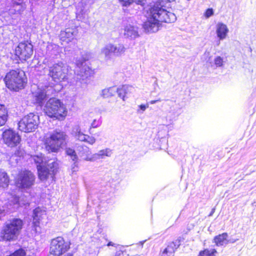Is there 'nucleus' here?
<instances>
[{
  "instance_id": "nucleus-6",
  "label": "nucleus",
  "mask_w": 256,
  "mask_h": 256,
  "mask_svg": "<svg viewBox=\"0 0 256 256\" xmlns=\"http://www.w3.org/2000/svg\"><path fill=\"white\" fill-rule=\"evenodd\" d=\"M126 48L122 44L108 43L101 48L100 54L106 62L111 60L114 56L120 57L124 54Z\"/></svg>"
},
{
  "instance_id": "nucleus-43",
  "label": "nucleus",
  "mask_w": 256,
  "mask_h": 256,
  "mask_svg": "<svg viewBox=\"0 0 256 256\" xmlns=\"http://www.w3.org/2000/svg\"><path fill=\"white\" fill-rule=\"evenodd\" d=\"M161 100L160 99L157 100H152L150 102V104H156L157 102H160Z\"/></svg>"
},
{
  "instance_id": "nucleus-28",
  "label": "nucleus",
  "mask_w": 256,
  "mask_h": 256,
  "mask_svg": "<svg viewBox=\"0 0 256 256\" xmlns=\"http://www.w3.org/2000/svg\"><path fill=\"white\" fill-rule=\"evenodd\" d=\"M8 118V110L4 105L0 104V126H4Z\"/></svg>"
},
{
  "instance_id": "nucleus-12",
  "label": "nucleus",
  "mask_w": 256,
  "mask_h": 256,
  "mask_svg": "<svg viewBox=\"0 0 256 256\" xmlns=\"http://www.w3.org/2000/svg\"><path fill=\"white\" fill-rule=\"evenodd\" d=\"M58 164L56 162L52 160H48V164L46 166L40 167L38 169V178L42 181H44L49 178L54 180L56 174Z\"/></svg>"
},
{
  "instance_id": "nucleus-33",
  "label": "nucleus",
  "mask_w": 256,
  "mask_h": 256,
  "mask_svg": "<svg viewBox=\"0 0 256 256\" xmlns=\"http://www.w3.org/2000/svg\"><path fill=\"white\" fill-rule=\"evenodd\" d=\"M217 251L214 248H206L200 252L198 256H216Z\"/></svg>"
},
{
  "instance_id": "nucleus-45",
  "label": "nucleus",
  "mask_w": 256,
  "mask_h": 256,
  "mask_svg": "<svg viewBox=\"0 0 256 256\" xmlns=\"http://www.w3.org/2000/svg\"><path fill=\"white\" fill-rule=\"evenodd\" d=\"M4 215V210L0 208V218Z\"/></svg>"
},
{
  "instance_id": "nucleus-26",
  "label": "nucleus",
  "mask_w": 256,
  "mask_h": 256,
  "mask_svg": "<svg viewBox=\"0 0 256 256\" xmlns=\"http://www.w3.org/2000/svg\"><path fill=\"white\" fill-rule=\"evenodd\" d=\"M132 90H133V88L132 86L125 85L118 88L116 92L118 96L124 100L126 95Z\"/></svg>"
},
{
  "instance_id": "nucleus-18",
  "label": "nucleus",
  "mask_w": 256,
  "mask_h": 256,
  "mask_svg": "<svg viewBox=\"0 0 256 256\" xmlns=\"http://www.w3.org/2000/svg\"><path fill=\"white\" fill-rule=\"evenodd\" d=\"M229 32L227 26L222 22H218L216 25V34L220 40H224Z\"/></svg>"
},
{
  "instance_id": "nucleus-30",
  "label": "nucleus",
  "mask_w": 256,
  "mask_h": 256,
  "mask_svg": "<svg viewBox=\"0 0 256 256\" xmlns=\"http://www.w3.org/2000/svg\"><path fill=\"white\" fill-rule=\"evenodd\" d=\"M72 134L76 139L81 142L85 140L86 134L82 132L81 129L79 126H76L72 130Z\"/></svg>"
},
{
  "instance_id": "nucleus-16",
  "label": "nucleus",
  "mask_w": 256,
  "mask_h": 256,
  "mask_svg": "<svg viewBox=\"0 0 256 256\" xmlns=\"http://www.w3.org/2000/svg\"><path fill=\"white\" fill-rule=\"evenodd\" d=\"M124 36L130 39H135L139 36L138 27L134 24H128L124 27Z\"/></svg>"
},
{
  "instance_id": "nucleus-17",
  "label": "nucleus",
  "mask_w": 256,
  "mask_h": 256,
  "mask_svg": "<svg viewBox=\"0 0 256 256\" xmlns=\"http://www.w3.org/2000/svg\"><path fill=\"white\" fill-rule=\"evenodd\" d=\"M180 244V240H178L170 242L163 250L161 256H173L176 250L179 247Z\"/></svg>"
},
{
  "instance_id": "nucleus-25",
  "label": "nucleus",
  "mask_w": 256,
  "mask_h": 256,
  "mask_svg": "<svg viewBox=\"0 0 256 256\" xmlns=\"http://www.w3.org/2000/svg\"><path fill=\"white\" fill-rule=\"evenodd\" d=\"M228 234L226 232H224L221 234L216 236L214 238V242L216 246H222L228 243Z\"/></svg>"
},
{
  "instance_id": "nucleus-2",
  "label": "nucleus",
  "mask_w": 256,
  "mask_h": 256,
  "mask_svg": "<svg viewBox=\"0 0 256 256\" xmlns=\"http://www.w3.org/2000/svg\"><path fill=\"white\" fill-rule=\"evenodd\" d=\"M66 135L63 132L55 130L46 134L44 143L46 150L50 152H58L66 144Z\"/></svg>"
},
{
  "instance_id": "nucleus-40",
  "label": "nucleus",
  "mask_w": 256,
  "mask_h": 256,
  "mask_svg": "<svg viewBox=\"0 0 256 256\" xmlns=\"http://www.w3.org/2000/svg\"><path fill=\"white\" fill-rule=\"evenodd\" d=\"M120 2L123 6H129L133 2V0H119Z\"/></svg>"
},
{
  "instance_id": "nucleus-48",
  "label": "nucleus",
  "mask_w": 256,
  "mask_h": 256,
  "mask_svg": "<svg viewBox=\"0 0 256 256\" xmlns=\"http://www.w3.org/2000/svg\"><path fill=\"white\" fill-rule=\"evenodd\" d=\"M115 246V244H114L113 242H109L108 244V246Z\"/></svg>"
},
{
  "instance_id": "nucleus-10",
  "label": "nucleus",
  "mask_w": 256,
  "mask_h": 256,
  "mask_svg": "<svg viewBox=\"0 0 256 256\" xmlns=\"http://www.w3.org/2000/svg\"><path fill=\"white\" fill-rule=\"evenodd\" d=\"M34 175L30 171L24 170L20 172L15 178V183L17 187L22 188H30L34 184Z\"/></svg>"
},
{
  "instance_id": "nucleus-14",
  "label": "nucleus",
  "mask_w": 256,
  "mask_h": 256,
  "mask_svg": "<svg viewBox=\"0 0 256 256\" xmlns=\"http://www.w3.org/2000/svg\"><path fill=\"white\" fill-rule=\"evenodd\" d=\"M70 248L69 244L66 242L64 238L58 236L52 240L50 250L52 252L60 256Z\"/></svg>"
},
{
  "instance_id": "nucleus-47",
  "label": "nucleus",
  "mask_w": 256,
  "mask_h": 256,
  "mask_svg": "<svg viewBox=\"0 0 256 256\" xmlns=\"http://www.w3.org/2000/svg\"><path fill=\"white\" fill-rule=\"evenodd\" d=\"M48 256H59L58 254H53L52 252V251L50 250V254L48 255Z\"/></svg>"
},
{
  "instance_id": "nucleus-21",
  "label": "nucleus",
  "mask_w": 256,
  "mask_h": 256,
  "mask_svg": "<svg viewBox=\"0 0 256 256\" xmlns=\"http://www.w3.org/2000/svg\"><path fill=\"white\" fill-rule=\"evenodd\" d=\"M46 210L40 207L36 208L33 212V224L35 226H38L40 221L46 215Z\"/></svg>"
},
{
  "instance_id": "nucleus-8",
  "label": "nucleus",
  "mask_w": 256,
  "mask_h": 256,
  "mask_svg": "<svg viewBox=\"0 0 256 256\" xmlns=\"http://www.w3.org/2000/svg\"><path fill=\"white\" fill-rule=\"evenodd\" d=\"M40 123L39 116L36 114L30 112L24 116L18 123L20 130L24 132L34 131Z\"/></svg>"
},
{
  "instance_id": "nucleus-35",
  "label": "nucleus",
  "mask_w": 256,
  "mask_h": 256,
  "mask_svg": "<svg viewBox=\"0 0 256 256\" xmlns=\"http://www.w3.org/2000/svg\"><path fill=\"white\" fill-rule=\"evenodd\" d=\"M66 152V154L70 156L71 159L73 161H76L77 160L78 156L74 150L71 148H67Z\"/></svg>"
},
{
  "instance_id": "nucleus-1",
  "label": "nucleus",
  "mask_w": 256,
  "mask_h": 256,
  "mask_svg": "<svg viewBox=\"0 0 256 256\" xmlns=\"http://www.w3.org/2000/svg\"><path fill=\"white\" fill-rule=\"evenodd\" d=\"M175 0H158V4L150 6L146 10L147 20L144 22L142 27L148 33L157 32L162 26V24L174 22L176 17L174 14L164 9L163 7L167 2Z\"/></svg>"
},
{
  "instance_id": "nucleus-24",
  "label": "nucleus",
  "mask_w": 256,
  "mask_h": 256,
  "mask_svg": "<svg viewBox=\"0 0 256 256\" xmlns=\"http://www.w3.org/2000/svg\"><path fill=\"white\" fill-rule=\"evenodd\" d=\"M48 54L52 58H56L62 52V48L55 44H50L48 46Z\"/></svg>"
},
{
  "instance_id": "nucleus-42",
  "label": "nucleus",
  "mask_w": 256,
  "mask_h": 256,
  "mask_svg": "<svg viewBox=\"0 0 256 256\" xmlns=\"http://www.w3.org/2000/svg\"><path fill=\"white\" fill-rule=\"evenodd\" d=\"M145 0H133V2H135L138 4L142 5L144 3Z\"/></svg>"
},
{
  "instance_id": "nucleus-11",
  "label": "nucleus",
  "mask_w": 256,
  "mask_h": 256,
  "mask_svg": "<svg viewBox=\"0 0 256 256\" xmlns=\"http://www.w3.org/2000/svg\"><path fill=\"white\" fill-rule=\"evenodd\" d=\"M86 56L83 57L84 61L78 60L76 65L75 74L80 76V79L84 80L85 78L92 76L94 73V70L92 69L87 64L86 61L88 60L91 58V54L90 53H86Z\"/></svg>"
},
{
  "instance_id": "nucleus-5",
  "label": "nucleus",
  "mask_w": 256,
  "mask_h": 256,
  "mask_svg": "<svg viewBox=\"0 0 256 256\" xmlns=\"http://www.w3.org/2000/svg\"><path fill=\"white\" fill-rule=\"evenodd\" d=\"M22 226L23 222L20 218H14L6 222L2 232L4 239L10 241L16 238Z\"/></svg>"
},
{
  "instance_id": "nucleus-51",
  "label": "nucleus",
  "mask_w": 256,
  "mask_h": 256,
  "mask_svg": "<svg viewBox=\"0 0 256 256\" xmlns=\"http://www.w3.org/2000/svg\"><path fill=\"white\" fill-rule=\"evenodd\" d=\"M255 206H256V204H255Z\"/></svg>"
},
{
  "instance_id": "nucleus-34",
  "label": "nucleus",
  "mask_w": 256,
  "mask_h": 256,
  "mask_svg": "<svg viewBox=\"0 0 256 256\" xmlns=\"http://www.w3.org/2000/svg\"><path fill=\"white\" fill-rule=\"evenodd\" d=\"M9 202H10V204H18V206H21L22 204H25L24 203H21L20 201L19 198L16 196L14 195H11L10 198H8Z\"/></svg>"
},
{
  "instance_id": "nucleus-37",
  "label": "nucleus",
  "mask_w": 256,
  "mask_h": 256,
  "mask_svg": "<svg viewBox=\"0 0 256 256\" xmlns=\"http://www.w3.org/2000/svg\"><path fill=\"white\" fill-rule=\"evenodd\" d=\"M214 12L212 8H208L206 10V12L204 14V16L206 18H208L214 15Z\"/></svg>"
},
{
  "instance_id": "nucleus-20",
  "label": "nucleus",
  "mask_w": 256,
  "mask_h": 256,
  "mask_svg": "<svg viewBox=\"0 0 256 256\" xmlns=\"http://www.w3.org/2000/svg\"><path fill=\"white\" fill-rule=\"evenodd\" d=\"M112 150L108 148L99 150L98 152L92 154V158H88L90 162H94L99 159H104L106 157H110L112 155Z\"/></svg>"
},
{
  "instance_id": "nucleus-50",
  "label": "nucleus",
  "mask_w": 256,
  "mask_h": 256,
  "mask_svg": "<svg viewBox=\"0 0 256 256\" xmlns=\"http://www.w3.org/2000/svg\"><path fill=\"white\" fill-rule=\"evenodd\" d=\"M65 256H72V254H68Z\"/></svg>"
},
{
  "instance_id": "nucleus-23",
  "label": "nucleus",
  "mask_w": 256,
  "mask_h": 256,
  "mask_svg": "<svg viewBox=\"0 0 256 256\" xmlns=\"http://www.w3.org/2000/svg\"><path fill=\"white\" fill-rule=\"evenodd\" d=\"M78 150L80 156L86 161H90L88 158H92V154H91L90 149L86 146L78 147Z\"/></svg>"
},
{
  "instance_id": "nucleus-27",
  "label": "nucleus",
  "mask_w": 256,
  "mask_h": 256,
  "mask_svg": "<svg viewBox=\"0 0 256 256\" xmlns=\"http://www.w3.org/2000/svg\"><path fill=\"white\" fill-rule=\"evenodd\" d=\"M32 158L36 164L37 168H38V166H40V167H43L46 166V165H47L48 164V161L46 160V158L41 153L36 155L33 156Z\"/></svg>"
},
{
  "instance_id": "nucleus-31",
  "label": "nucleus",
  "mask_w": 256,
  "mask_h": 256,
  "mask_svg": "<svg viewBox=\"0 0 256 256\" xmlns=\"http://www.w3.org/2000/svg\"><path fill=\"white\" fill-rule=\"evenodd\" d=\"M9 182V178L7 174L0 170V188H4L8 186Z\"/></svg>"
},
{
  "instance_id": "nucleus-38",
  "label": "nucleus",
  "mask_w": 256,
  "mask_h": 256,
  "mask_svg": "<svg viewBox=\"0 0 256 256\" xmlns=\"http://www.w3.org/2000/svg\"><path fill=\"white\" fill-rule=\"evenodd\" d=\"M100 124L101 122L99 120H96L94 119L93 120L91 124L90 129H91L92 128H96L100 126Z\"/></svg>"
},
{
  "instance_id": "nucleus-49",
  "label": "nucleus",
  "mask_w": 256,
  "mask_h": 256,
  "mask_svg": "<svg viewBox=\"0 0 256 256\" xmlns=\"http://www.w3.org/2000/svg\"><path fill=\"white\" fill-rule=\"evenodd\" d=\"M236 240H228V242L234 243V242H236Z\"/></svg>"
},
{
  "instance_id": "nucleus-44",
  "label": "nucleus",
  "mask_w": 256,
  "mask_h": 256,
  "mask_svg": "<svg viewBox=\"0 0 256 256\" xmlns=\"http://www.w3.org/2000/svg\"><path fill=\"white\" fill-rule=\"evenodd\" d=\"M115 256H122V252L121 251L117 252L116 253Z\"/></svg>"
},
{
  "instance_id": "nucleus-9",
  "label": "nucleus",
  "mask_w": 256,
  "mask_h": 256,
  "mask_svg": "<svg viewBox=\"0 0 256 256\" xmlns=\"http://www.w3.org/2000/svg\"><path fill=\"white\" fill-rule=\"evenodd\" d=\"M32 89V100L40 106H44L48 96L53 93L52 87L50 86L39 84L36 90H34V88Z\"/></svg>"
},
{
  "instance_id": "nucleus-32",
  "label": "nucleus",
  "mask_w": 256,
  "mask_h": 256,
  "mask_svg": "<svg viewBox=\"0 0 256 256\" xmlns=\"http://www.w3.org/2000/svg\"><path fill=\"white\" fill-rule=\"evenodd\" d=\"M116 90V88L114 87L105 88L102 90L100 95L104 98H108L113 96Z\"/></svg>"
},
{
  "instance_id": "nucleus-41",
  "label": "nucleus",
  "mask_w": 256,
  "mask_h": 256,
  "mask_svg": "<svg viewBox=\"0 0 256 256\" xmlns=\"http://www.w3.org/2000/svg\"><path fill=\"white\" fill-rule=\"evenodd\" d=\"M72 172H76L78 170V164H76V162H74V164H72Z\"/></svg>"
},
{
  "instance_id": "nucleus-15",
  "label": "nucleus",
  "mask_w": 256,
  "mask_h": 256,
  "mask_svg": "<svg viewBox=\"0 0 256 256\" xmlns=\"http://www.w3.org/2000/svg\"><path fill=\"white\" fill-rule=\"evenodd\" d=\"M2 138L4 144L12 148L17 146L21 141L18 132L12 129L6 130L2 133Z\"/></svg>"
},
{
  "instance_id": "nucleus-36",
  "label": "nucleus",
  "mask_w": 256,
  "mask_h": 256,
  "mask_svg": "<svg viewBox=\"0 0 256 256\" xmlns=\"http://www.w3.org/2000/svg\"><path fill=\"white\" fill-rule=\"evenodd\" d=\"M90 145H93L96 142V138L92 136L86 134L85 140L84 141Z\"/></svg>"
},
{
  "instance_id": "nucleus-13",
  "label": "nucleus",
  "mask_w": 256,
  "mask_h": 256,
  "mask_svg": "<svg viewBox=\"0 0 256 256\" xmlns=\"http://www.w3.org/2000/svg\"><path fill=\"white\" fill-rule=\"evenodd\" d=\"M33 52V46L28 41L20 42L15 48V54L21 61L30 58Z\"/></svg>"
},
{
  "instance_id": "nucleus-3",
  "label": "nucleus",
  "mask_w": 256,
  "mask_h": 256,
  "mask_svg": "<svg viewBox=\"0 0 256 256\" xmlns=\"http://www.w3.org/2000/svg\"><path fill=\"white\" fill-rule=\"evenodd\" d=\"M44 110L49 117L59 120H64L68 114L67 108L63 102L54 98H50L46 102Z\"/></svg>"
},
{
  "instance_id": "nucleus-22",
  "label": "nucleus",
  "mask_w": 256,
  "mask_h": 256,
  "mask_svg": "<svg viewBox=\"0 0 256 256\" xmlns=\"http://www.w3.org/2000/svg\"><path fill=\"white\" fill-rule=\"evenodd\" d=\"M10 4V8L9 9V12L10 14H20L23 11L22 4L16 0H11Z\"/></svg>"
},
{
  "instance_id": "nucleus-39",
  "label": "nucleus",
  "mask_w": 256,
  "mask_h": 256,
  "mask_svg": "<svg viewBox=\"0 0 256 256\" xmlns=\"http://www.w3.org/2000/svg\"><path fill=\"white\" fill-rule=\"evenodd\" d=\"M139 109L138 110L137 112L138 113L142 114L148 108V104H140L138 106Z\"/></svg>"
},
{
  "instance_id": "nucleus-19",
  "label": "nucleus",
  "mask_w": 256,
  "mask_h": 256,
  "mask_svg": "<svg viewBox=\"0 0 256 256\" xmlns=\"http://www.w3.org/2000/svg\"><path fill=\"white\" fill-rule=\"evenodd\" d=\"M75 30L72 28H67L62 30L60 34V40L66 43H68L74 40Z\"/></svg>"
},
{
  "instance_id": "nucleus-29",
  "label": "nucleus",
  "mask_w": 256,
  "mask_h": 256,
  "mask_svg": "<svg viewBox=\"0 0 256 256\" xmlns=\"http://www.w3.org/2000/svg\"><path fill=\"white\" fill-rule=\"evenodd\" d=\"M224 58L220 56H216L214 59L213 62H209L210 66L214 68L222 67L224 66Z\"/></svg>"
},
{
  "instance_id": "nucleus-46",
  "label": "nucleus",
  "mask_w": 256,
  "mask_h": 256,
  "mask_svg": "<svg viewBox=\"0 0 256 256\" xmlns=\"http://www.w3.org/2000/svg\"><path fill=\"white\" fill-rule=\"evenodd\" d=\"M76 18L78 20H83V18H81V15L80 14H77Z\"/></svg>"
},
{
  "instance_id": "nucleus-7",
  "label": "nucleus",
  "mask_w": 256,
  "mask_h": 256,
  "mask_svg": "<svg viewBox=\"0 0 256 256\" xmlns=\"http://www.w3.org/2000/svg\"><path fill=\"white\" fill-rule=\"evenodd\" d=\"M68 66L61 61L48 66V75L57 83L68 79Z\"/></svg>"
},
{
  "instance_id": "nucleus-4",
  "label": "nucleus",
  "mask_w": 256,
  "mask_h": 256,
  "mask_svg": "<svg viewBox=\"0 0 256 256\" xmlns=\"http://www.w3.org/2000/svg\"><path fill=\"white\" fill-rule=\"evenodd\" d=\"M4 81L8 88L18 91L24 88V85L26 82V78L23 70H13L6 74Z\"/></svg>"
}]
</instances>
